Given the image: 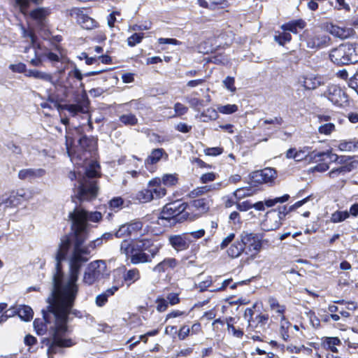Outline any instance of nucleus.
I'll return each mask as SVG.
<instances>
[{
	"mask_svg": "<svg viewBox=\"0 0 358 358\" xmlns=\"http://www.w3.org/2000/svg\"><path fill=\"white\" fill-rule=\"evenodd\" d=\"M164 245L152 238H139L136 241L124 240L120 250L131 264H150L159 255Z\"/></svg>",
	"mask_w": 358,
	"mask_h": 358,
	"instance_id": "f257e3e1",
	"label": "nucleus"
},
{
	"mask_svg": "<svg viewBox=\"0 0 358 358\" xmlns=\"http://www.w3.org/2000/svg\"><path fill=\"white\" fill-rule=\"evenodd\" d=\"M48 311L52 312L55 317L54 325L49 329L51 338L41 339V343L48 346V353L56 354L58 348H68L75 345L76 342L72 338L66 337L70 333L69 314L49 306Z\"/></svg>",
	"mask_w": 358,
	"mask_h": 358,
	"instance_id": "f03ea898",
	"label": "nucleus"
},
{
	"mask_svg": "<svg viewBox=\"0 0 358 358\" xmlns=\"http://www.w3.org/2000/svg\"><path fill=\"white\" fill-rule=\"evenodd\" d=\"M235 237V233L229 234L218 246L222 250L229 247L227 254L231 259L238 258L243 253L255 256L262 248V242L255 234L243 232L236 240Z\"/></svg>",
	"mask_w": 358,
	"mask_h": 358,
	"instance_id": "7ed1b4c3",
	"label": "nucleus"
},
{
	"mask_svg": "<svg viewBox=\"0 0 358 358\" xmlns=\"http://www.w3.org/2000/svg\"><path fill=\"white\" fill-rule=\"evenodd\" d=\"M65 138L66 152L73 163L82 165L97 153V137L83 135L78 139V144L75 145V138L71 136V129H67Z\"/></svg>",
	"mask_w": 358,
	"mask_h": 358,
	"instance_id": "20e7f679",
	"label": "nucleus"
},
{
	"mask_svg": "<svg viewBox=\"0 0 358 358\" xmlns=\"http://www.w3.org/2000/svg\"><path fill=\"white\" fill-rule=\"evenodd\" d=\"M80 270L69 268V279L66 285H63L60 297L57 305L52 304L59 310L69 314L71 308L73 307L78 293V286L76 282Z\"/></svg>",
	"mask_w": 358,
	"mask_h": 358,
	"instance_id": "39448f33",
	"label": "nucleus"
},
{
	"mask_svg": "<svg viewBox=\"0 0 358 358\" xmlns=\"http://www.w3.org/2000/svg\"><path fill=\"white\" fill-rule=\"evenodd\" d=\"M187 206V202L176 201L166 203L160 213L158 224L164 227H172L177 223L189 220Z\"/></svg>",
	"mask_w": 358,
	"mask_h": 358,
	"instance_id": "423d86ee",
	"label": "nucleus"
},
{
	"mask_svg": "<svg viewBox=\"0 0 358 358\" xmlns=\"http://www.w3.org/2000/svg\"><path fill=\"white\" fill-rule=\"evenodd\" d=\"M329 59L337 66L349 65L358 62L356 45L349 43L340 44L330 51Z\"/></svg>",
	"mask_w": 358,
	"mask_h": 358,
	"instance_id": "0eeeda50",
	"label": "nucleus"
},
{
	"mask_svg": "<svg viewBox=\"0 0 358 358\" xmlns=\"http://www.w3.org/2000/svg\"><path fill=\"white\" fill-rule=\"evenodd\" d=\"M257 306L253 304L252 307L247 308L244 312V317L248 321V331L261 334L266 331V325L270 320V315L266 312L256 311Z\"/></svg>",
	"mask_w": 358,
	"mask_h": 358,
	"instance_id": "6e6552de",
	"label": "nucleus"
},
{
	"mask_svg": "<svg viewBox=\"0 0 358 358\" xmlns=\"http://www.w3.org/2000/svg\"><path fill=\"white\" fill-rule=\"evenodd\" d=\"M92 9L90 7H72L66 10V16L73 18L76 22L85 30H92L99 27V23L90 17Z\"/></svg>",
	"mask_w": 358,
	"mask_h": 358,
	"instance_id": "1a4fd4ad",
	"label": "nucleus"
},
{
	"mask_svg": "<svg viewBox=\"0 0 358 358\" xmlns=\"http://www.w3.org/2000/svg\"><path fill=\"white\" fill-rule=\"evenodd\" d=\"M332 157H334V163L338 164V166L332 169L328 173L329 176L331 178L341 175L344 176L358 169V159H357V156L356 155H338L335 153Z\"/></svg>",
	"mask_w": 358,
	"mask_h": 358,
	"instance_id": "9d476101",
	"label": "nucleus"
},
{
	"mask_svg": "<svg viewBox=\"0 0 358 358\" xmlns=\"http://www.w3.org/2000/svg\"><path fill=\"white\" fill-rule=\"evenodd\" d=\"M335 153L330 148L326 151L318 152L316 150L308 152L309 162L316 163L317 164L311 169L313 172L317 171L323 173L329 169V164L334 163Z\"/></svg>",
	"mask_w": 358,
	"mask_h": 358,
	"instance_id": "9b49d317",
	"label": "nucleus"
},
{
	"mask_svg": "<svg viewBox=\"0 0 358 358\" xmlns=\"http://www.w3.org/2000/svg\"><path fill=\"white\" fill-rule=\"evenodd\" d=\"M77 188L76 198L80 201H90L95 199L99 193L98 181L89 178H81Z\"/></svg>",
	"mask_w": 358,
	"mask_h": 358,
	"instance_id": "f8f14e48",
	"label": "nucleus"
},
{
	"mask_svg": "<svg viewBox=\"0 0 358 358\" xmlns=\"http://www.w3.org/2000/svg\"><path fill=\"white\" fill-rule=\"evenodd\" d=\"M276 178V172L273 169L265 168L250 173L248 183L252 187H259L264 184L271 185Z\"/></svg>",
	"mask_w": 358,
	"mask_h": 358,
	"instance_id": "ddd939ff",
	"label": "nucleus"
},
{
	"mask_svg": "<svg viewBox=\"0 0 358 358\" xmlns=\"http://www.w3.org/2000/svg\"><path fill=\"white\" fill-rule=\"evenodd\" d=\"M48 101L54 103L55 108L59 111L67 110L72 116L77 115L78 113H83V106L81 103L80 99L77 97L76 99V103H62L66 102V100L64 98H59L58 96L51 94L48 96Z\"/></svg>",
	"mask_w": 358,
	"mask_h": 358,
	"instance_id": "4468645a",
	"label": "nucleus"
},
{
	"mask_svg": "<svg viewBox=\"0 0 358 358\" xmlns=\"http://www.w3.org/2000/svg\"><path fill=\"white\" fill-rule=\"evenodd\" d=\"M209 200L206 198H199L187 203V212L189 221H194L209 211Z\"/></svg>",
	"mask_w": 358,
	"mask_h": 358,
	"instance_id": "2eb2a0df",
	"label": "nucleus"
},
{
	"mask_svg": "<svg viewBox=\"0 0 358 358\" xmlns=\"http://www.w3.org/2000/svg\"><path fill=\"white\" fill-rule=\"evenodd\" d=\"M303 37L307 48L315 50L327 47L331 41L330 37L327 35L315 31L309 32L308 30L303 32Z\"/></svg>",
	"mask_w": 358,
	"mask_h": 358,
	"instance_id": "dca6fc26",
	"label": "nucleus"
},
{
	"mask_svg": "<svg viewBox=\"0 0 358 358\" xmlns=\"http://www.w3.org/2000/svg\"><path fill=\"white\" fill-rule=\"evenodd\" d=\"M62 262H57L56 263V272L53 275V290L52 292L51 296L48 297L47 299L48 306H51L53 303L55 305L58 304L63 287L64 279Z\"/></svg>",
	"mask_w": 358,
	"mask_h": 358,
	"instance_id": "f3484780",
	"label": "nucleus"
},
{
	"mask_svg": "<svg viewBox=\"0 0 358 358\" xmlns=\"http://www.w3.org/2000/svg\"><path fill=\"white\" fill-rule=\"evenodd\" d=\"M106 263L103 260H96L89 264L85 272L83 281L89 285L94 284L103 275Z\"/></svg>",
	"mask_w": 358,
	"mask_h": 358,
	"instance_id": "a211bd4d",
	"label": "nucleus"
},
{
	"mask_svg": "<svg viewBox=\"0 0 358 358\" xmlns=\"http://www.w3.org/2000/svg\"><path fill=\"white\" fill-rule=\"evenodd\" d=\"M69 217L87 228V221L99 222L102 220V215L99 211L89 213L83 208H76L72 213H70Z\"/></svg>",
	"mask_w": 358,
	"mask_h": 358,
	"instance_id": "6ab92c4d",
	"label": "nucleus"
},
{
	"mask_svg": "<svg viewBox=\"0 0 358 358\" xmlns=\"http://www.w3.org/2000/svg\"><path fill=\"white\" fill-rule=\"evenodd\" d=\"M328 99L334 105L342 107L348 102V96L346 93L338 86L331 85L322 94Z\"/></svg>",
	"mask_w": 358,
	"mask_h": 358,
	"instance_id": "aec40b11",
	"label": "nucleus"
},
{
	"mask_svg": "<svg viewBox=\"0 0 358 358\" xmlns=\"http://www.w3.org/2000/svg\"><path fill=\"white\" fill-rule=\"evenodd\" d=\"M169 245L177 252H182L189 249L192 242L191 238L185 233L180 234H171L168 238Z\"/></svg>",
	"mask_w": 358,
	"mask_h": 358,
	"instance_id": "412c9836",
	"label": "nucleus"
},
{
	"mask_svg": "<svg viewBox=\"0 0 358 358\" xmlns=\"http://www.w3.org/2000/svg\"><path fill=\"white\" fill-rule=\"evenodd\" d=\"M72 220L71 229L73 235V248L82 246L88 237V228L76 221Z\"/></svg>",
	"mask_w": 358,
	"mask_h": 358,
	"instance_id": "4be33fe9",
	"label": "nucleus"
},
{
	"mask_svg": "<svg viewBox=\"0 0 358 358\" xmlns=\"http://www.w3.org/2000/svg\"><path fill=\"white\" fill-rule=\"evenodd\" d=\"M26 199L27 194L24 189L12 190L8 197L1 200L0 206L3 205L4 208H14Z\"/></svg>",
	"mask_w": 358,
	"mask_h": 358,
	"instance_id": "5701e85b",
	"label": "nucleus"
},
{
	"mask_svg": "<svg viewBox=\"0 0 358 358\" xmlns=\"http://www.w3.org/2000/svg\"><path fill=\"white\" fill-rule=\"evenodd\" d=\"M344 305L343 300H338L328 306V313H330V317L334 322H337L341 318H348L350 316L348 308Z\"/></svg>",
	"mask_w": 358,
	"mask_h": 358,
	"instance_id": "b1692460",
	"label": "nucleus"
},
{
	"mask_svg": "<svg viewBox=\"0 0 358 358\" xmlns=\"http://www.w3.org/2000/svg\"><path fill=\"white\" fill-rule=\"evenodd\" d=\"M325 27L331 35L341 39L348 38L354 36L356 34L353 28L340 27L332 22H327Z\"/></svg>",
	"mask_w": 358,
	"mask_h": 358,
	"instance_id": "393cba45",
	"label": "nucleus"
},
{
	"mask_svg": "<svg viewBox=\"0 0 358 358\" xmlns=\"http://www.w3.org/2000/svg\"><path fill=\"white\" fill-rule=\"evenodd\" d=\"M179 264V261L176 257H165L152 268V271L157 274H162L175 270Z\"/></svg>",
	"mask_w": 358,
	"mask_h": 358,
	"instance_id": "a878e982",
	"label": "nucleus"
},
{
	"mask_svg": "<svg viewBox=\"0 0 358 358\" xmlns=\"http://www.w3.org/2000/svg\"><path fill=\"white\" fill-rule=\"evenodd\" d=\"M51 14V10L48 7H37L29 13V17L34 20L38 27L42 28L45 26L48 17Z\"/></svg>",
	"mask_w": 358,
	"mask_h": 358,
	"instance_id": "bb28decb",
	"label": "nucleus"
},
{
	"mask_svg": "<svg viewBox=\"0 0 358 358\" xmlns=\"http://www.w3.org/2000/svg\"><path fill=\"white\" fill-rule=\"evenodd\" d=\"M42 314L43 321L36 318L33 322L34 330L38 336L44 335L48 330L47 324L51 323L50 314H52V312L48 311V306H47L46 309L42 310Z\"/></svg>",
	"mask_w": 358,
	"mask_h": 358,
	"instance_id": "cd10ccee",
	"label": "nucleus"
},
{
	"mask_svg": "<svg viewBox=\"0 0 358 358\" xmlns=\"http://www.w3.org/2000/svg\"><path fill=\"white\" fill-rule=\"evenodd\" d=\"M341 345V340L337 336H323L320 338V348L327 352L338 354V347Z\"/></svg>",
	"mask_w": 358,
	"mask_h": 358,
	"instance_id": "c85d7f7f",
	"label": "nucleus"
},
{
	"mask_svg": "<svg viewBox=\"0 0 358 358\" xmlns=\"http://www.w3.org/2000/svg\"><path fill=\"white\" fill-rule=\"evenodd\" d=\"M227 330L228 334L237 339H243L245 336L244 329L236 325V320L234 317L229 316L225 317Z\"/></svg>",
	"mask_w": 358,
	"mask_h": 358,
	"instance_id": "c756f323",
	"label": "nucleus"
},
{
	"mask_svg": "<svg viewBox=\"0 0 358 358\" xmlns=\"http://www.w3.org/2000/svg\"><path fill=\"white\" fill-rule=\"evenodd\" d=\"M141 278V273L138 268H133L125 270L122 277L117 278L119 281L120 286L123 287L126 284L128 287L135 283Z\"/></svg>",
	"mask_w": 358,
	"mask_h": 358,
	"instance_id": "7c9ffc66",
	"label": "nucleus"
},
{
	"mask_svg": "<svg viewBox=\"0 0 358 358\" xmlns=\"http://www.w3.org/2000/svg\"><path fill=\"white\" fill-rule=\"evenodd\" d=\"M267 302L270 310L274 313L273 317L280 318V320L286 318L287 307L285 304H281L274 296H269Z\"/></svg>",
	"mask_w": 358,
	"mask_h": 358,
	"instance_id": "2f4dec72",
	"label": "nucleus"
},
{
	"mask_svg": "<svg viewBox=\"0 0 358 358\" xmlns=\"http://www.w3.org/2000/svg\"><path fill=\"white\" fill-rule=\"evenodd\" d=\"M299 81L306 90H313L322 83L321 78L313 74L303 75Z\"/></svg>",
	"mask_w": 358,
	"mask_h": 358,
	"instance_id": "473e14b6",
	"label": "nucleus"
},
{
	"mask_svg": "<svg viewBox=\"0 0 358 358\" xmlns=\"http://www.w3.org/2000/svg\"><path fill=\"white\" fill-rule=\"evenodd\" d=\"M153 199H161L166 194V189L162 186L160 178L155 177L148 182Z\"/></svg>",
	"mask_w": 358,
	"mask_h": 358,
	"instance_id": "72a5a7b5",
	"label": "nucleus"
},
{
	"mask_svg": "<svg viewBox=\"0 0 358 358\" xmlns=\"http://www.w3.org/2000/svg\"><path fill=\"white\" fill-rule=\"evenodd\" d=\"M46 174V171L43 169H24L18 172V178L20 180H33L42 178Z\"/></svg>",
	"mask_w": 358,
	"mask_h": 358,
	"instance_id": "f704fd0d",
	"label": "nucleus"
},
{
	"mask_svg": "<svg viewBox=\"0 0 358 358\" xmlns=\"http://www.w3.org/2000/svg\"><path fill=\"white\" fill-rule=\"evenodd\" d=\"M306 27V22L302 18L292 20L280 26L282 31H287L289 33L297 34L299 30H302Z\"/></svg>",
	"mask_w": 358,
	"mask_h": 358,
	"instance_id": "c9c22d12",
	"label": "nucleus"
},
{
	"mask_svg": "<svg viewBox=\"0 0 358 358\" xmlns=\"http://www.w3.org/2000/svg\"><path fill=\"white\" fill-rule=\"evenodd\" d=\"M71 241L68 235L64 236L61 238V242L56 254V261L62 262L66 259L69 250L71 248Z\"/></svg>",
	"mask_w": 358,
	"mask_h": 358,
	"instance_id": "e433bc0d",
	"label": "nucleus"
},
{
	"mask_svg": "<svg viewBox=\"0 0 358 358\" xmlns=\"http://www.w3.org/2000/svg\"><path fill=\"white\" fill-rule=\"evenodd\" d=\"M167 159L168 154L164 148H155L152 150L150 154L145 160V166L154 165L158 163L163 157Z\"/></svg>",
	"mask_w": 358,
	"mask_h": 358,
	"instance_id": "4c0bfd02",
	"label": "nucleus"
},
{
	"mask_svg": "<svg viewBox=\"0 0 358 358\" xmlns=\"http://www.w3.org/2000/svg\"><path fill=\"white\" fill-rule=\"evenodd\" d=\"M89 259V257L80 255L73 249L69 261V268L80 270L83 264L86 263Z\"/></svg>",
	"mask_w": 358,
	"mask_h": 358,
	"instance_id": "58836bf2",
	"label": "nucleus"
},
{
	"mask_svg": "<svg viewBox=\"0 0 358 358\" xmlns=\"http://www.w3.org/2000/svg\"><path fill=\"white\" fill-rule=\"evenodd\" d=\"M280 324L279 327V334L285 342L294 341V337L292 336L289 334V329L292 327V324L287 319L280 320Z\"/></svg>",
	"mask_w": 358,
	"mask_h": 358,
	"instance_id": "ea45409f",
	"label": "nucleus"
},
{
	"mask_svg": "<svg viewBox=\"0 0 358 358\" xmlns=\"http://www.w3.org/2000/svg\"><path fill=\"white\" fill-rule=\"evenodd\" d=\"M17 315L23 321H31L34 316V311L32 308L27 305H22L15 309L13 315Z\"/></svg>",
	"mask_w": 358,
	"mask_h": 358,
	"instance_id": "a19ab883",
	"label": "nucleus"
},
{
	"mask_svg": "<svg viewBox=\"0 0 358 358\" xmlns=\"http://www.w3.org/2000/svg\"><path fill=\"white\" fill-rule=\"evenodd\" d=\"M101 166L97 162H92L85 171V176L82 178H89L90 180H95V178L101 177Z\"/></svg>",
	"mask_w": 358,
	"mask_h": 358,
	"instance_id": "79ce46f5",
	"label": "nucleus"
},
{
	"mask_svg": "<svg viewBox=\"0 0 358 358\" xmlns=\"http://www.w3.org/2000/svg\"><path fill=\"white\" fill-rule=\"evenodd\" d=\"M15 2L16 6L19 8L20 13L23 15H26L31 3L38 6L43 2V0H15Z\"/></svg>",
	"mask_w": 358,
	"mask_h": 358,
	"instance_id": "37998d69",
	"label": "nucleus"
},
{
	"mask_svg": "<svg viewBox=\"0 0 358 358\" xmlns=\"http://www.w3.org/2000/svg\"><path fill=\"white\" fill-rule=\"evenodd\" d=\"M120 126L133 127L138 124V120L133 113L123 114L119 117Z\"/></svg>",
	"mask_w": 358,
	"mask_h": 358,
	"instance_id": "c03bdc74",
	"label": "nucleus"
},
{
	"mask_svg": "<svg viewBox=\"0 0 358 358\" xmlns=\"http://www.w3.org/2000/svg\"><path fill=\"white\" fill-rule=\"evenodd\" d=\"M338 150L342 152H351L358 148V141L342 140L336 146Z\"/></svg>",
	"mask_w": 358,
	"mask_h": 358,
	"instance_id": "a18cd8bd",
	"label": "nucleus"
},
{
	"mask_svg": "<svg viewBox=\"0 0 358 358\" xmlns=\"http://www.w3.org/2000/svg\"><path fill=\"white\" fill-rule=\"evenodd\" d=\"M278 212V222L275 224V228H278L280 227V225L282 224V222L285 220L286 216L289 214L287 206L284 205L281 206H278L275 209H272L271 210H268L266 215H268V214L271 213Z\"/></svg>",
	"mask_w": 358,
	"mask_h": 358,
	"instance_id": "49530a36",
	"label": "nucleus"
},
{
	"mask_svg": "<svg viewBox=\"0 0 358 358\" xmlns=\"http://www.w3.org/2000/svg\"><path fill=\"white\" fill-rule=\"evenodd\" d=\"M135 199L141 203H148L153 200V196L150 189L148 187V185L147 187L142 189L136 193Z\"/></svg>",
	"mask_w": 358,
	"mask_h": 358,
	"instance_id": "de8ad7c7",
	"label": "nucleus"
},
{
	"mask_svg": "<svg viewBox=\"0 0 358 358\" xmlns=\"http://www.w3.org/2000/svg\"><path fill=\"white\" fill-rule=\"evenodd\" d=\"M292 39V36L287 31H282V32L277 31L274 36V41L281 46H285V45L289 43Z\"/></svg>",
	"mask_w": 358,
	"mask_h": 358,
	"instance_id": "09e8293b",
	"label": "nucleus"
},
{
	"mask_svg": "<svg viewBox=\"0 0 358 358\" xmlns=\"http://www.w3.org/2000/svg\"><path fill=\"white\" fill-rule=\"evenodd\" d=\"M217 111L218 110H216L213 108H208L201 113L200 117L204 122L215 120L219 117Z\"/></svg>",
	"mask_w": 358,
	"mask_h": 358,
	"instance_id": "8fccbe9b",
	"label": "nucleus"
},
{
	"mask_svg": "<svg viewBox=\"0 0 358 358\" xmlns=\"http://www.w3.org/2000/svg\"><path fill=\"white\" fill-rule=\"evenodd\" d=\"M290 198V196L288 194H285L281 196L275 197L273 199H266L264 201L265 207L271 208L275 206L277 203H283L287 202Z\"/></svg>",
	"mask_w": 358,
	"mask_h": 358,
	"instance_id": "3c124183",
	"label": "nucleus"
},
{
	"mask_svg": "<svg viewBox=\"0 0 358 358\" xmlns=\"http://www.w3.org/2000/svg\"><path fill=\"white\" fill-rule=\"evenodd\" d=\"M350 217V213L347 210H336L334 212L330 217V222L332 223L341 222Z\"/></svg>",
	"mask_w": 358,
	"mask_h": 358,
	"instance_id": "603ef678",
	"label": "nucleus"
},
{
	"mask_svg": "<svg viewBox=\"0 0 358 358\" xmlns=\"http://www.w3.org/2000/svg\"><path fill=\"white\" fill-rule=\"evenodd\" d=\"M225 324V319L222 320L221 317L215 319L212 323V329L216 335L220 336L224 333Z\"/></svg>",
	"mask_w": 358,
	"mask_h": 358,
	"instance_id": "864d4df0",
	"label": "nucleus"
},
{
	"mask_svg": "<svg viewBox=\"0 0 358 358\" xmlns=\"http://www.w3.org/2000/svg\"><path fill=\"white\" fill-rule=\"evenodd\" d=\"M162 185L163 184L167 187L175 186L178 182V178L177 174H164L162 177Z\"/></svg>",
	"mask_w": 358,
	"mask_h": 358,
	"instance_id": "5fc2aeb1",
	"label": "nucleus"
},
{
	"mask_svg": "<svg viewBox=\"0 0 358 358\" xmlns=\"http://www.w3.org/2000/svg\"><path fill=\"white\" fill-rule=\"evenodd\" d=\"M127 225L128 227L129 237H131L137 235V234L141 231L143 224L141 221H132L129 223H127Z\"/></svg>",
	"mask_w": 358,
	"mask_h": 358,
	"instance_id": "6e6d98bb",
	"label": "nucleus"
},
{
	"mask_svg": "<svg viewBox=\"0 0 358 358\" xmlns=\"http://www.w3.org/2000/svg\"><path fill=\"white\" fill-rule=\"evenodd\" d=\"M144 37L145 34L143 32L134 33L132 35L127 38V42L128 46H136L137 44H139L142 42Z\"/></svg>",
	"mask_w": 358,
	"mask_h": 358,
	"instance_id": "4d7b16f0",
	"label": "nucleus"
},
{
	"mask_svg": "<svg viewBox=\"0 0 358 358\" xmlns=\"http://www.w3.org/2000/svg\"><path fill=\"white\" fill-rule=\"evenodd\" d=\"M189 327L187 324H182L177 330V334L173 338H178L179 341H185L187 338L190 336Z\"/></svg>",
	"mask_w": 358,
	"mask_h": 358,
	"instance_id": "13d9d810",
	"label": "nucleus"
},
{
	"mask_svg": "<svg viewBox=\"0 0 358 358\" xmlns=\"http://www.w3.org/2000/svg\"><path fill=\"white\" fill-rule=\"evenodd\" d=\"M238 107L236 104H227L218 106L217 110L220 113L230 115L237 112Z\"/></svg>",
	"mask_w": 358,
	"mask_h": 358,
	"instance_id": "bf43d9fd",
	"label": "nucleus"
},
{
	"mask_svg": "<svg viewBox=\"0 0 358 358\" xmlns=\"http://www.w3.org/2000/svg\"><path fill=\"white\" fill-rule=\"evenodd\" d=\"M187 101L190 107L196 111H199L201 107L204 106V100L200 98L191 97L187 98Z\"/></svg>",
	"mask_w": 358,
	"mask_h": 358,
	"instance_id": "052dcab7",
	"label": "nucleus"
},
{
	"mask_svg": "<svg viewBox=\"0 0 358 358\" xmlns=\"http://www.w3.org/2000/svg\"><path fill=\"white\" fill-rule=\"evenodd\" d=\"M210 10L224 9L229 7L230 3L228 0H213L210 1Z\"/></svg>",
	"mask_w": 358,
	"mask_h": 358,
	"instance_id": "680f3d73",
	"label": "nucleus"
},
{
	"mask_svg": "<svg viewBox=\"0 0 358 358\" xmlns=\"http://www.w3.org/2000/svg\"><path fill=\"white\" fill-rule=\"evenodd\" d=\"M27 76L44 80H49L51 78L49 74L38 70H29Z\"/></svg>",
	"mask_w": 358,
	"mask_h": 358,
	"instance_id": "e2e57ef3",
	"label": "nucleus"
},
{
	"mask_svg": "<svg viewBox=\"0 0 358 358\" xmlns=\"http://www.w3.org/2000/svg\"><path fill=\"white\" fill-rule=\"evenodd\" d=\"M207 62L217 65H224L227 62V59L224 55L222 54H216L209 57Z\"/></svg>",
	"mask_w": 358,
	"mask_h": 358,
	"instance_id": "0e129e2a",
	"label": "nucleus"
},
{
	"mask_svg": "<svg viewBox=\"0 0 358 358\" xmlns=\"http://www.w3.org/2000/svg\"><path fill=\"white\" fill-rule=\"evenodd\" d=\"M336 130V126L334 123H326L322 124L318 128V132L320 134L329 135Z\"/></svg>",
	"mask_w": 358,
	"mask_h": 358,
	"instance_id": "69168bd1",
	"label": "nucleus"
},
{
	"mask_svg": "<svg viewBox=\"0 0 358 358\" xmlns=\"http://www.w3.org/2000/svg\"><path fill=\"white\" fill-rule=\"evenodd\" d=\"M155 303H157L156 309L159 313L166 311L169 307L168 301L161 296L156 299Z\"/></svg>",
	"mask_w": 358,
	"mask_h": 358,
	"instance_id": "338daca9",
	"label": "nucleus"
},
{
	"mask_svg": "<svg viewBox=\"0 0 358 358\" xmlns=\"http://www.w3.org/2000/svg\"><path fill=\"white\" fill-rule=\"evenodd\" d=\"M191 336L194 335L203 334V330L201 322L195 321L189 327Z\"/></svg>",
	"mask_w": 358,
	"mask_h": 358,
	"instance_id": "774afa93",
	"label": "nucleus"
}]
</instances>
